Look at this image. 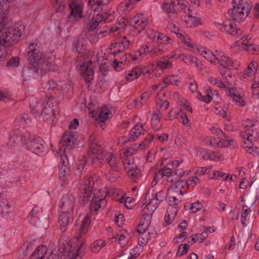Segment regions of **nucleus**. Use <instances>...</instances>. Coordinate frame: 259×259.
Listing matches in <instances>:
<instances>
[{"label":"nucleus","mask_w":259,"mask_h":259,"mask_svg":"<svg viewBox=\"0 0 259 259\" xmlns=\"http://www.w3.org/2000/svg\"><path fill=\"white\" fill-rule=\"evenodd\" d=\"M58 69V66L50 59L44 60L40 64L28 62L23 69L22 75L25 80H29L36 78L39 75H45L49 71H56Z\"/></svg>","instance_id":"f257e3e1"},{"label":"nucleus","mask_w":259,"mask_h":259,"mask_svg":"<svg viewBox=\"0 0 259 259\" xmlns=\"http://www.w3.org/2000/svg\"><path fill=\"white\" fill-rule=\"evenodd\" d=\"M254 123L251 124L250 127L240 133L241 136L244 139L243 140V147L249 153L254 155H259V148L254 146L253 142H255L259 138L258 132L253 128Z\"/></svg>","instance_id":"f03ea898"},{"label":"nucleus","mask_w":259,"mask_h":259,"mask_svg":"<svg viewBox=\"0 0 259 259\" xmlns=\"http://www.w3.org/2000/svg\"><path fill=\"white\" fill-rule=\"evenodd\" d=\"M251 8L250 0H240L237 4L234 3L233 8L228 11V14L233 20L242 21L248 16Z\"/></svg>","instance_id":"7ed1b4c3"},{"label":"nucleus","mask_w":259,"mask_h":259,"mask_svg":"<svg viewBox=\"0 0 259 259\" xmlns=\"http://www.w3.org/2000/svg\"><path fill=\"white\" fill-rule=\"evenodd\" d=\"M22 33L18 26H11L0 30V45L5 47L12 46L20 39Z\"/></svg>","instance_id":"20e7f679"},{"label":"nucleus","mask_w":259,"mask_h":259,"mask_svg":"<svg viewBox=\"0 0 259 259\" xmlns=\"http://www.w3.org/2000/svg\"><path fill=\"white\" fill-rule=\"evenodd\" d=\"M88 145L90 149L88 153L89 157L93 159L94 162L97 160L100 163H101L104 161L106 154L111 153L107 152L101 147L98 143L97 136L95 134L90 136Z\"/></svg>","instance_id":"39448f33"},{"label":"nucleus","mask_w":259,"mask_h":259,"mask_svg":"<svg viewBox=\"0 0 259 259\" xmlns=\"http://www.w3.org/2000/svg\"><path fill=\"white\" fill-rule=\"evenodd\" d=\"M104 160L107 161L109 165L105 170V175L106 179L111 182H114L119 177V167L116 158L113 154H106Z\"/></svg>","instance_id":"423d86ee"},{"label":"nucleus","mask_w":259,"mask_h":259,"mask_svg":"<svg viewBox=\"0 0 259 259\" xmlns=\"http://www.w3.org/2000/svg\"><path fill=\"white\" fill-rule=\"evenodd\" d=\"M27 56L29 62H33L40 64L44 60L50 59L54 62L52 58H45L43 60V51L40 43L33 42L30 43L26 49Z\"/></svg>","instance_id":"0eeeda50"},{"label":"nucleus","mask_w":259,"mask_h":259,"mask_svg":"<svg viewBox=\"0 0 259 259\" xmlns=\"http://www.w3.org/2000/svg\"><path fill=\"white\" fill-rule=\"evenodd\" d=\"M77 138L78 135L75 132L70 131L65 132L59 142V150L65 152H71L76 146Z\"/></svg>","instance_id":"6e6552de"},{"label":"nucleus","mask_w":259,"mask_h":259,"mask_svg":"<svg viewBox=\"0 0 259 259\" xmlns=\"http://www.w3.org/2000/svg\"><path fill=\"white\" fill-rule=\"evenodd\" d=\"M44 140L39 137H35L33 135L29 143H26V149L39 156L45 155L47 149L44 146Z\"/></svg>","instance_id":"1a4fd4ad"},{"label":"nucleus","mask_w":259,"mask_h":259,"mask_svg":"<svg viewBox=\"0 0 259 259\" xmlns=\"http://www.w3.org/2000/svg\"><path fill=\"white\" fill-rule=\"evenodd\" d=\"M82 244L80 247L76 249H72V250H67L64 247L60 248H59V251L60 254L51 252L49 255L47 256V259H76L79 255V252L81 249Z\"/></svg>","instance_id":"9d476101"},{"label":"nucleus","mask_w":259,"mask_h":259,"mask_svg":"<svg viewBox=\"0 0 259 259\" xmlns=\"http://www.w3.org/2000/svg\"><path fill=\"white\" fill-rule=\"evenodd\" d=\"M154 137V135L149 134L141 143L134 144L131 147L126 149L125 151L123 152V156L126 157V159H128L130 157H132L131 156L134 154L136 152L144 150L150 145Z\"/></svg>","instance_id":"9b49d317"},{"label":"nucleus","mask_w":259,"mask_h":259,"mask_svg":"<svg viewBox=\"0 0 259 259\" xmlns=\"http://www.w3.org/2000/svg\"><path fill=\"white\" fill-rule=\"evenodd\" d=\"M163 45L157 44V45L153 47H150L148 46L142 47L136 53V56H139L143 58L146 54H149L151 57H155L162 54L164 52Z\"/></svg>","instance_id":"f8f14e48"},{"label":"nucleus","mask_w":259,"mask_h":259,"mask_svg":"<svg viewBox=\"0 0 259 259\" xmlns=\"http://www.w3.org/2000/svg\"><path fill=\"white\" fill-rule=\"evenodd\" d=\"M69 6L71 10L68 16L69 21L72 22L82 16L83 3L81 0H71Z\"/></svg>","instance_id":"ddd939ff"},{"label":"nucleus","mask_w":259,"mask_h":259,"mask_svg":"<svg viewBox=\"0 0 259 259\" xmlns=\"http://www.w3.org/2000/svg\"><path fill=\"white\" fill-rule=\"evenodd\" d=\"M124 169L127 171V174L133 181L136 182L141 176L140 170L135 164L133 157L124 159L123 161Z\"/></svg>","instance_id":"4468645a"},{"label":"nucleus","mask_w":259,"mask_h":259,"mask_svg":"<svg viewBox=\"0 0 259 259\" xmlns=\"http://www.w3.org/2000/svg\"><path fill=\"white\" fill-rule=\"evenodd\" d=\"M74 197L71 195H64L59 203V211L73 213Z\"/></svg>","instance_id":"2eb2a0df"},{"label":"nucleus","mask_w":259,"mask_h":259,"mask_svg":"<svg viewBox=\"0 0 259 259\" xmlns=\"http://www.w3.org/2000/svg\"><path fill=\"white\" fill-rule=\"evenodd\" d=\"M130 41L126 37H122L119 38L118 40L113 42L111 45L110 50L111 54L114 56L117 55L119 53L123 52L125 48L129 46Z\"/></svg>","instance_id":"dca6fc26"},{"label":"nucleus","mask_w":259,"mask_h":259,"mask_svg":"<svg viewBox=\"0 0 259 259\" xmlns=\"http://www.w3.org/2000/svg\"><path fill=\"white\" fill-rule=\"evenodd\" d=\"M59 212L58 222L61 231L64 232L67 230L68 225L73 221V213Z\"/></svg>","instance_id":"f3484780"},{"label":"nucleus","mask_w":259,"mask_h":259,"mask_svg":"<svg viewBox=\"0 0 259 259\" xmlns=\"http://www.w3.org/2000/svg\"><path fill=\"white\" fill-rule=\"evenodd\" d=\"M51 99L53 98H48L47 101L44 102V106L42 107V115L44 118L48 122H51L53 121L55 117L54 109L52 105V101Z\"/></svg>","instance_id":"a211bd4d"},{"label":"nucleus","mask_w":259,"mask_h":259,"mask_svg":"<svg viewBox=\"0 0 259 259\" xmlns=\"http://www.w3.org/2000/svg\"><path fill=\"white\" fill-rule=\"evenodd\" d=\"M148 35L153 41L158 44L167 45L172 42V39L165 34L154 30H151Z\"/></svg>","instance_id":"6ab92c4d"},{"label":"nucleus","mask_w":259,"mask_h":259,"mask_svg":"<svg viewBox=\"0 0 259 259\" xmlns=\"http://www.w3.org/2000/svg\"><path fill=\"white\" fill-rule=\"evenodd\" d=\"M30 107L31 113L35 117H37L42 114L44 102L34 97H31L29 99Z\"/></svg>","instance_id":"aec40b11"},{"label":"nucleus","mask_w":259,"mask_h":259,"mask_svg":"<svg viewBox=\"0 0 259 259\" xmlns=\"http://www.w3.org/2000/svg\"><path fill=\"white\" fill-rule=\"evenodd\" d=\"M80 69L81 74L85 81L90 82L93 80L94 74L92 61L84 63L81 66Z\"/></svg>","instance_id":"412c9836"},{"label":"nucleus","mask_w":259,"mask_h":259,"mask_svg":"<svg viewBox=\"0 0 259 259\" xmlns=\"http://www.w3.org/2000/svg\"><path fill=\"white\" fill-rule=\"evenodd\" d=\"M219 29L222 31H226L231 35L237 37L241 33L239 29L237 28L236 25L231 22H226L223 24H220Z\"/></svg>","instance_id":"4be33fe9"},{"label":"nucleus","mask_w":259,"mask_h":259,"mask_svg":"<svg viewBox=\"0 0 259 259\" xmlns=\"http://www.w3.org/2000/svg\"><path fill=\"white\" fill-rule=\"evenodd\" d=\"M144 132L145 130L142 124H136L129 132L128 141L133 142L136 140L140 135L144 134Z\"/></svg>","instance_id":"5701e85b"},{"label":"nucleus","mask_w":259,"mask_h":259,"mask_svg":"<svg viewBox=\"0 0 259 259\" xmlns=\"http://www.w3.org/2000/svg\"><path fill=\"white\" fill-rule=\"evenodd\" d=\"M21 130H15L10 135L8 145L11 148L15 144H21Z\"/></svg>","instance_id":"b1692460"},{"label":"nucleus","mask_w":259,"mask_h":259,"mask_svg":"<svg viewBox=\"0 0 259 259\" xmlns=\"http://www.w3.org/2000/svg\"><path fill=\"white\" fill-rule=\"evenodd\" d=\"M85 187V186H80L78 194L79 201L81 202L83 204H85L89 202L93 191L87 189Z\"/></svg>","instance_id":"393cba45"},{"label":"nucleus","mask_w":259,"mask_h":259,"mask_svg":"<svg viewBox=\"0 0 259 259\" xmlns=\"http://www.w3.org/2000/svg\"><path fill=\"white\" fill-rule=\"evenodd\" d=\"M162 118V114L159 111L153 113L151 120V127L154 131H158L161 127L160 119Z\"/></svg>","instance_id":"a878e982"},{"label":"nucleus","mask_w":259,"mask_h":259,"mask_svg":"<svg viewBox=\"0 0 259 259\" xmlns=\"http://www.w3.org/2000/svg\"><path fill=\"white\" fill-rule=\"evenodd\" d=\"M104 199L99 197V192L95 194L93 197L90 206V210L91 212H96L101 207V203L104 201Z\"/></svg>","instance_id":"bb28decb"},{"label":"nucleus","mask_w":259,"mask_h":259,"mask_svg":"<svg viewBox=\"0 0 259 259\" xmlns=\"http://www.w3.org/2000/svg\"><path fill=\"white\" fill-rule=\"evenodd\" d=\"M176 1L174 0H165L163 3V9L167 13L171 14H178L179 9L177 8V5L175 4Z\"/></svg>","instance_id":"cd10ccee"},{"label":"nucleus","mask_w":259,"mask_h":259,"mask_svg":"<svg viewBox=\"0 0 259 259\" xmlns=\"http://www.w3.org/2000/svg\"><path fill=\"white\" fill-rule=\"evenodd\" d=\"M217 62H219L224 69H230L231 68H236L235 66L237 65L236 61H233L231 59L225 55L218 60Z\"/></svg>","instance_id":"c85d7f7f"},{"label":"nucleus","mask_w":259,"mask_h":259,"mask_svg":"<svg viewBox=\"0 0 259 259\" xmlns=\"http://www.w3.org/2000/svg\"><path fill=\"white\" fill-rule=\"evenodd\" d=\"M102 16L98 14L95 17H93L92 19L87 24L86 29L89 31H93L96 29L97 27L102 20Z\"/></svg>","instance_id":"c756f323"},{"label":"nucleus","mask_w":259,"mask_h":259,"mask_svg":"<svg viewBox=\"0 0 259 259\" xmlns=\"http://www.w3.org/2000/svg\"><path fill=\"white\" fill-rule=\"evenodd\" d=\"M91 222V215L88 214L83 219L81 226L78 230V233L80 234V236L83 235L87 232Z\"/></svg>","instance_id":"7c9ffc66"},{"label":"nucleus","mask_w":259,"mask_h":259,"mask_svg":"<svg viewBox=\"0 0 259 259\" xmlns=\"http://www.w3.org/2000/svg\"><path fill=\"white\" fill-rule=\"evenodd\" d=\"M135 25L134 27L138 32L143 31L147 25L148 22L146 19L139 18V16L135 17L133 19Z\"/></svg>","instance_id":"2f4dec72"},{"label":"nucleus","mask_w":259,"mask_h":259,"mask_svg":"<svg viewBox=\"0 0 259 259\" xmlns=\"http://www.w3.org/2000/svg\"><path fill=\"white\" fill-rule=\"evenodd\" d=\"M184 22L186 24V26L187 27H196L201 23L200 18L194 17L190 15V13H189V15Z\"/></svg>","instance_id":"473e14b6"},{"label":"nucleus","mask_w":259,"mask_h":259,"mask_svg":"<svg viewBox=\"0 0 259 259\" xmlns=\"http://www.w3.org/2000/svg\"><path fill=\"white\" fill-rule=\"evenodd\" d=\"M229 96L233 99L234 101H235L238 105L240 106H243L245 104V102L242 99V97L238 94L236 90L233 89H230L228 91Z\"/></svg>","instance_id":"72a5a7b5"},{"label":"nucleus","mask_w":259,"mask_h":259,"mask_svg":"<svg viewBox=\"0 0 259 259\" xmlns=\"http://www.w3.org/2000/svg\"><path fill=\"white\" fill-rule=\"evenodd\" d=\"M179 81L176 79V76L175 75H168L166 76L162 82H160V85L161 86V89L165 88L169 84L178 85V82Z\"/></svg>","instance_id":"f704fd0d"},{"label":"nucleus","mask_w":259,"mask_h":259,"mask_svg":"<svg viewBox=\"0 0 259 259\" xmlns=\"http://www.w3.org/2000/svg\"><path fill=\"white\" fill-rule=\"evenodd\" d=\"M158 205V203H157V202H154V197L153 199H150V200L148 202V204L143 209V212H145V211H147V213L152 215L153 213L156 210Z\"/></svg>","instance_id":"c9c22d12"},{"label":"nucleus","mask_w":259,"mask_h":259,"mask_svg":"<svg viewBox=\"0 0 259 259\" xmlns=\"http://www.w3.org/2000/svg\"><path fill=\"white\" fill-rule=\"evenodd\" d=\"M141 74V71L140 68L135 67L129 71L128 73L125 75L127 80L131 81L134 79L138 78Z\"/></svg>","instance_id":"e433bc0d"},{"label":"nucleus","mask_w":259,"mask_h":259,"mask_svg":"<svg viewBox=\"0 0 259 259\" xmlns=\"http://www.w3.org/2000/svg\"><path fill=\"white\" fill-rule=\"evenodd\" d=\"M30 119L28 115L26 114H23L17 117L15 119L14 123L15 125H23L24 123H29Z\"/></svg>","instance_id":"4c0bfd02"},{"label":"nucleus","mask_w":259,"mask_h":259,"mask_svg":"<svg viewBox=\"0 0 259 259\" xmlns=\"http://www.w3.org/2000/svg\"><path fill=\"white\" fill-rule=\"evenodd\" d=\"M87 158L85 156H82L76 164V174L80 175L83 171L87 163Z\"/></svg>","instance_id":"58836bf2"},{"label":"nucleus","mask_w":259,"mask_h":259,"mask_svg":"<svg viewBox=\"0 0 259 259\" xmlns=\"http://www.w3.org/2000/svg\"><path fill=\"white\" fill-rule=\"evenodd\" d=\"M94 185L93 177L91 175H88L84 178L82 184L81 186H85L87 189L93 191Z\"/></svg>","instance_id":"ea45409f"},{"label":"nucleus","mask_w":259,"mask_h":259,"mask_svg":"<svg viewBox=\"0 0 259 259\" xmlns=\"http://www.w3.org/2000/svg\"><path fill=\"white\" fill-rule=\"evenodd\" d=\"M175 56V54L174 53H172L168 56L169 58L167 60L163 61H159L157 63V66L162 69L169 68L171 66L172 64V61L171 59L174 58Z\"/></svg>","instance_id":"a19ab883"},{"label":"nucleus","mask_w":259,"mask_h":259,"mask_svg":"<svg viewBox=\"0 0 259 259\" xmlns=\"http://www.w3.org/2000/svg\"><path fill=\"white\" fill-rule=\"evenodd\" d=\"M110 112V110L106 105L101 107L98 115L100 121L104 122L107 118H108Z\"/></svg>","instance_id":"79ce46f5"},{"label":"nucleus","mask_w":259,"mask_h":259,"mask_svg":"<svg viewBox=\"0 0 259 259\" xmlns=\"http://www.w3.org/2000/svg\"><path fill=\"white\" fill-rule=\"evenodd\" d=\"M32 136L29 132L24 128L21 129V144L26 146V143H29Z\"/></svg>","instance_id":"37998d69"},{"label":"nucleus","mask_w":259,"mask_h":259,"mask_svg":"<svg viewBox=\"0 0 259 259\" xmlns=\"http://www.w3.org/2000/svg\"><path fill=\"white\" fill-rule=\"evenodd\" d=\"M105 246L104 240L99 239L94 241L91 245V250L93 252L97 253Z\"/></svg>","instance_id":"c03bdc74"},{"label":"nucleus","mask_w":259,"mask_h":259,"mask_svg":"<svg viewBox=\"0 0 259 259\" xmlns=\"http://www.w3.org/2000/svg\"><path fill=\"white\" fill-rule=\"evenodd\" d=\"M70 169L67 166H62L59 170V177L62 181H65L69 177Z\"/></svg>","instance_id":"a18cd8bd"},{"label":"nucleus","mask_w":259,"mask_h":259,"mask_svg":"<svg viewBox=\"0 0 259 259\" xmlns=\"http://www.w3.org/2000/svg\"><path fill=\"white\" fill-rule=\"evenodd\" d=\"M207 93L206 94V95L205 96H202L200 93H198V96H197V98L199 99V100H201L202 101H203L204 102L206 103H209L211 100H212V98L211 97V95H210V93H211V94H212V89H211V88H210L209 89H208L207 90Z\"/></svg>","instance_id":"49530a36"},{"label":"nucleus","mask_w":259,"mask_h":259,"mask_svg":"<svg viewBox=\"0 0 259 259\" xmlns=\"http://www.w3.org/2000/svg\"><path fill=\"white\" fill-rule=\"evenodd\" d=\"M250 211V209L247 206L245 205L243 206L241 213V223L244 227L246 226V217Z\"/></svg>","instance_id":"de8ad7c7"},{"label":"nucleus","mask_w":259,"mask_h":259,"mask_svg":"<svg viewBox=\"0 0 259 259\" xmlns=\"http://www.w3.org/2000/svg\"><path fill=\"white\" fill-rule=\"evenodd\" d=\"M190 246L188 244H182L179 245L177 252V255L181 256L186 254L189 249Z\"/></svg>","instance_id":"09e8293b"},{"label":"nucleus","mask_w":259,"mask_h":259,"mask_svg":"<svg viewBox=\"0 0 259 259\" xmlns=\"http://www.w3.org/2000/svg\"><path fill=\"white\" fill-rule=\"evenodd\" d=\"M160 169L165 177L174 176V171L172 170V167L169 164L164 165Z\"/></svg>","instance_id":"8fccbe9b"},{"label":"nucleus","mask_w":259,"mask_h":259,"mask_svg":"<svg viewBox=\"0 0 259 259\" xmlns=\"http://www.w3.org/2000/svg\"><path fill=\"white\" fill-rule=\"evenodd\" d=\"M208 80L210 83L218 87L226 88V85L218 78H214L212 76H209L208 78Z\"/></svg>","instance_id":"3c124183"},{"label":"nucleus","mask_w":259,"mask_h":259,"mask_svg":"<svg viewBox=\"0 0 259 259\" xmlns=\"http://www.w3.org/2000/svg\"><path fill=\"white\" fill-rule=\"evenodd\" d=\"M50 94L51 96L49 98H53V99H51V101H53L54 100V98L55 97H58L59 95H61L62 91L61 87L60 86H58L55 89H54L52 90H51L48 92Z\"/></svg>","instance_id":"603ef678"},{"label":"nucleus","mask_w":259,"mask_h":259,"mask_svg":"<svg viewBox=\"0 0 259 259\" xmlns=\"http://www.w3.org/2000/svg\"><path fill=\"white\" fill-rule=\"evenodd\" d=\"M141 236L139 237L138 243L141 246L146 245L150 238V233L140 234Z\"/></svg>","instance_id":"864d4df0"},{"label":"nucleus","mask_w":259,"mask_h":259,"mask_svg":"<svg viewBox=\"0 0 259 259\" xmlns=\"http://www.w3.org/2000/svg\"><path fill=\"white\" fill-rule=\"evenodd\" d=\"M152 219V215L147 213V211L144 212L143 214L141 219L140 223L145 224V226H149Z\"/></svg>","instance_id":"5fc2aeb1"},{"label":"nucleus","mask_w":259,"mask_h":259,"mask_svg":"<svg viewBox=\"0 0 259 259\" xmlns=\"http://www.w3.org/2000/svg\"><path fill=\"white\" fill-rule=\"evenodd\" d=\"M179 117V113L178 110L174 108L168 113L167 115L165 117V119L171 120Z\"/></svg>","instance_id":"6e6d98bb"},{"label":"nucleus","mask_w":259,"mask_h":259,"mask_svg":"<svg viewBox=\"0 0 259 259\" xmlns=\"http://www.w3.org/2000/svg\"><path fill=\"white\" fill-rule=\"evenodd\" d=\"M82 47V44H81L80 41L75 40L73 41L72 44V50L74 52L78 54H81Z\"/></svg>","instance_id":"4d7b16f0"},{"label":"nucleus","mask_w":259,"mask_h":259,"mask_svg":"<svg viewBox=\"0 0 259 259\" xmlns=\"http://www.w3.org/2000/svg\"><path fill=\"white\" fill-rule=\"evenodd\" d=\"M176 212L177 211L175 210L174 213L172 214V215L171 216L169 210H168L166 211L164 217V221L167 225H170L172 223V221L174 220Z\"/></svg>","instance_id":"13d9d810"},{"label":"nucleus","mask_w":259,"mask_h":259,"mask_svg":"<svg viewBox=\"0 0 259 259\" xmlns=\"http://www.w3.org/2000/svg\"><path fill=\"white\" fill-rule=\"evenodd\" d=\"M213 176L218 180L223 179V180L227 181L230 177V174L223 173L219 171H214Z\"/></svg>","instance_id":"bf43d9fd"},{"label":"nucleus","mask_w":259,"mask_h":259,"mask_svg":"<svg viewBox=\"0 0 259 259\" xmlns=\"http://www.w3.org/2000/svg\"><path fill=\"white\" fill-rule=\"evenodd\" d=\"M47 248L46 246L42 245L38 246L34 252H36V254L40 257V259H42L47 252Z\"/></svg>","instance_id":"052dcab7"},{"label":"nucleus","mask_w":259,"mask_h":259,"mask_svg":"<svg viewBox=\"0 0 259 259\" xmlns=\"http://www.w3.org/2000/svg\"><path fill=\"white\" fill-rule=\"evenodd\" d=\"M19 63V58L12 57L7 63V66L9 67H16Z\"/></svg>","instance_id":"680f3d73"},{"label":"nucleus","mask_w":259,"mask_h":259,"mask_svg":"<svg viewBox=\"0 0 259 259\" xmlns=\"http://www.w3.org/2000/svg\"><path fill=\"white\" fill-rule=\"evenodd\" d=\"M121 7L125 8L127 11H131L134 7V4L132 0H124L120 4Z\"/></svg>","instance_id":"e2e57ef3"},{"label":"nucleus","mask_w":259,"mask_h":259,"mask_svg":"<svg viewBox=\"0 0 259 259\" xmlns=\"http://www.w3.org/2000/svg\"><path fill=\"white\" fill-rule=\"evenodd\" d=\"M203 57L212 63L216 64V57L212 52L207 51L206 53H204Z\"/></svg>","instance_id":"0e129e2a"},{"label":"nucleus","mask_w":259,"mask_h":259,"mask_svg":"<svg viewBox=\"0 0 259 259\" xmlns=\"http://www.w3.org/2000/svg\"><path fill=\"white\" fill-rule=\"evenodd\" d=\"M113 63L114 69L117 71H120L121 70L123 69V66L124 65V64L122 63V61H119L117 58L114 60Z\"/></svg>","instance_id":"69168bd1"},{"label":"nucleus","mask_w":259,"mask_h":259,"mask_svg":"<svg viewBox=\"0 0 259 259\" xmlns=\"http://www.w3.org/2000/svg\"><path fill=\"white\" fill-rule=\"evenodd\" d=\"M73 89L72 83L70 82H68L63 85L62 91V92L72 94L73 92Z\"/></svg>","instance_id":"338daca9"},{"label":"nucleus","mask_w":259,"mask_h":259,"mask_svg":"<svg viewBox=\"0 0 259 259\" xmlns=\"http://www.w3.org/2000/svg\"><path fill=\"white\" fill-rule=\"evenodd\" d=\"M64 154L60 155L61 162L62 164V166H67L68 164V156L69 154H71V152H65Z\"/></svg>","instance_id":"774afa93"}]
</instances>
